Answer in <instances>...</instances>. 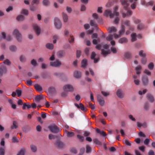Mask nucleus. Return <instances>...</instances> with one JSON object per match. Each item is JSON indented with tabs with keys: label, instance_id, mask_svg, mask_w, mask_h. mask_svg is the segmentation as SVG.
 <instances>
[{
	"label": "nucleus",
	"instance_id": "nucleus-1",
	"mask_svg": "<svg viewBox=\"0 0 155 155\" xmlns=\"http://www.w3.org/2000/svg\"><path fill=\"white\" fill-rule=\"evenodd\" d=\"M123 8L126 10H127V15L128 16L132 15V12L130 10H128V7L130 3L133 2V0H120Z\"/></svg>",
	"mask_w": 155,
	"mask_h": 155
},
{
	"label": "nucleus",
	"instance_id": "nucleus-2",
	"mask_svg": "<svg viewBox=\"0 0 155 155\" xmlns=\"http://www.w3.org/2000/svg\"><path fill=\"white\" fill-rule=\"evenodd\" d=\"M134 22L135 24H138L137 29L138 30H141L144 28V25L141 22V21L140 19L134 18Z\"/></svg>",
	"mask_w": 155,
	"mask_h": 155
},
{
	"label": "nucleus",
	"instance_id": "nucleus-3",
	"mask_svg": "<svg viewBox=\"0 0 155 155\" xmlns=\"http://www.w3.org/2000/svg\"><path fill=\"white\" fill-rule=\"evenodd\" d=\"M103 47L104 49L101 50V54L104 56H106L107 54H109L110 53V51L109 50L106 51L104 50L107 49L109 48V45L107 44H105L103 46Z\"/></svg>",
	"mask_w": 155,
	"mask_h": 155
},
{
	"label": "nucleus",
	"instance_id": "nucleus-4",
	"mask_svg": "<svg viewBox=\"0 0 155 155\" xmlns=\"http://www.w3.org/2000/svg\"><path fill=\"white\" fill-rule=\"evenodd\" d=\"M54 25L57 29H60L62 27V23L60 20L58 18H55L54 20Z\"/></svg>",
	"mask_w": 155,
	"mask_h": 155
},
{
	"label": "nucleus",
	"instance_id": "nucleus-5",
	"mask_svg": "<svg viewBox=\"0 0 155 155\" xmlns=\"http://www.w3.org/2000/svg\"><path fill=\"white\" fill-rule=\"evenodd\" d=\"M50 131L54 133H57L60 131L59 128L55 125H51L48 127Z\"/></svg>",
	"mask_w": 155,
	"mask_h": 155
},
{
	"label": "nucleus",
	"instance_id": "nucleus-6",
	"mask_svg": "<svg viewBox=\"0 0 155 155\" xmlns=\"http://www.w3.org/2000/svg\"><path fill=\"white\" fill-rule=\"evenodd\" d=\"M13 34L15 36L18 41H21L22 38V35L19 32L18 30L17 29H15L13 32Z\"/></svg>",
	"mask_w": 155,
	"mask_h": 155
},
{
	"label": "nucleus",
	"instance_id": "nucleus-7",
	"mask_svg": "<svg viewBox=\"0 0 155 155\" xmlns=\"http://www.w3.org/2000/svg\"><path fill=\"white\" fill-rule=\"evenodd\" d=\"M61 63V62L58 60H57L54 62H51L50 63V65L51 66L54 67H59Z\"/></svg>",
	"mask_w": 155,
	"mask_h": 155
},
{
	"label": "nucleus",
	"instance_id": "nucleus-8",
	"mask_svg": "<svg viewBox=\"0 0 155 155\" xmlns=\"http://www.w3.org/2000/svg\"><path fill=\"white\" fill-rule=\"evenodd\" d=\"M104 15L107 17L109 15L110 18H111L114 17V14L111 12L110 10H105L104 13Z\"/></svg>",
	"mask_w": 155,
	"mask_h": 155
},
{
	"label": "nucleus",
	"instance_id": "nucleus-9",
	"mask_svg": "<svg viewBox=\"0 0 155 155\" xmlns=\"http://www.w3.org/2000/svg\"><path fill=\"white\" fill-rule=\"evenodd\" d=\"M33 29L37 35H39L41 33V28L37 24H34L33 25Z\"/></svg>",
	"mask_w": 155,
	"mask_h": 155
},
{
	"label": "nucleus",
	"instance_id": "nucleus-10",
	"mask_svg": "<svg viewBox=\"0 0 155 155\" xmlns=\"http://www.w3.org/2000/svg\"><path fill=\"white\" fill-rule=\"evenodd\" d=\"M7 70L6 67L4 65L0 67V77L2 76L3 74H6Z\"/></svg>",
	"mask_w": 155,
	"mask_h": 155
},
{
	"label": "nucleus",
	"instance_id": "nucleus-11",
	"mask_svg": "<svg viewBox=\"0 0 155 155\" xmlns=\"http://www.w3.org/2000/svg\"><path fill=\"white\" fill-rule=\"evenodd\" d=\"M74 105L78 108L81 109L82 111H86L87 110V108L85 107L84 105L81 103H80L79 104H75Z\"/></svg>",
	"mask_w": 155,
	"mask_h": 155
},
{
	"label": "nucleus",
	"instance_id": "nucleus-12",
	"mask_svg": "<svg viewBox=\"0 0 155 155\" xmlns=\"http://www.w3.org/2000/svg\"><path fill=\"white\" fill-rule=\"evenodd\" d=\"M107 31L110 34L113 33V34H115L117 31L116 28L114 26L109 27L107 28Z\"/></svg>",
	"mask_w": 155,
	"mask_h": 155
},
{
	"label": "nucleus",
	"instance_id": "nucleus-13",
	"mask_svg": "<svg viewBox=\"0 0 155 155\" xmlns=\"http://www.w3.org/2000/svg\"><path fill=\"white\" fill-rule=\"evenodd\" d=\"M64 89L65 91L72 92L74 90L73 87L71 85H67L64 87Z\"/></svg>",
	"mask_w": 155,
	"mask_h": 155
},
{
	"label": "nucleus",
	"instance_id": "nucleus-14",
	"mask_svg": "<svg viewBox=\"0 0 155 155\" xmlns=\"http://www.w3.org/2000/svg\"><path fill=\"white\" fill-rule=\"evenodd\" d=\"M98 101L100 105L103 106L104 104V101L103 98L100 95L97 96Z\"/></svg>",
	"mask_w": 155,
	"mask_h": 155
},
{
	"label": "nucleus",
	"instance_id": "nucleus-15",
	"mask_svg": "<svg viewBox=\"0 0 155 155\" xmlns=\"http://www.w3.org/2000/svg\"><path fill=\"white\" fill-rule=\"evenodd\" d=\"M96 55V54L94 52H92L91 53V59L94 60V63H96L98 62L99 60V58H95V57Z\"/></svg>",
	"mask_w": 155,
	"mask_h": 155
},
{
	"label": "nucleus",
	"instance_id": "nucleus-16",
	"mask_svg": "<svg viewBox=\"0 0 155 155\" xmlns=\"http://www.w3.org/2000/svg\"><path fill=\"white\" fill-rule=\"evenodd\" d=\"M142 81L143 84L144 85H147L148 83V79L146 76H143L142 78Z\"/></svg>",
	"mask_w": 155,
	"mask_h": 155
},
{
	"label": "nucleus",
	"instance_id": "nucleus-17",
	"mask_svg": "<svg viewBox=\"0 0 155 155\" xmlns=\"http://www.w3.org/2000/svg\"><path fill=\"white\" fill-rule=\"evenodd\" d=\"M55 145L59 148H61L64 147V143L59 140H57L56 143H54Z\"/></svg>",
	"mask_w": 155,
	"mask_h": 155
},
{
	"label": "nucleus",
	"instance_id": "nucleus-18",
	"mask_svg": "<svg viewBox=\"0 0 155 155\" xmlns=\"http://www.w3.org/2000/svg\"><path fill=\"white\" fill-rule=\"evenodd\" d=\"M81 72L76 71L74 72V76L76 78H80L81 77Z\"/></svg>",
	"mask_w": 155,
	"mask_h": 155
},
{
	"label": "nucleus",
	"instance_id": "nucleus-19",
	"mask_svg": "<svg viewBox=\"0 0 155 155\" xmlns=\"http://www.w3.org/2000/svg\"><path fill=\"white\" fill-rule=\"evenodd\" d=\"M117 95L120 98H121L123 97L124 94L121 90L118 89L117 91Z\"/></svg>",
	"mask_w": 155,
	"mask_h": 155
},
{
	"label": "nucleus",
	"instance_id": "nucleus-20",
	"mask_svg": "<svg viewBox=\"0 0 155 155\" xmlns=\"http://www.w3.org/2000/svg\"><path fill=\"white\" fill-rule=\"evenodd\" d=\"M62 15L64 22L65 23L67 22L68 21V15L67 14L64 13V12L62 13Z\"/></svg>",
	"mask_w": 155,
	"mask_h": 155
},
{
	"label": "nucleus",
	"instance_id": "nucleus-21",
	"mask_svg": "<svg viewBox=\"0 0 155 155\" xmlns=\"http://www.w3.org/2000/svg\"><path fill=\"white\" fill-rule=\"evenodd\" d=\"M44 98L42 95H38L35 97V101L37 103H39L40 101Z\"/></svg>",
	"mask_w": 155,
	"mask_h": 155
},
{
	"label": "nucleus",
	"instance_id": "nucleus-22",
	"mask_svg": "<svg viewBox=\"0 0 155 155\" xmlns=\"http://www.w3.org/2000/svg\"><path fill=\"white\" fill-rule=\"evenodd\" d=\"M81 65L82 67L85 68L87 64V60L86 59H83L81 61Z\"/></svg>",
	"mask_w": 155,
	"mask_h": 155
},
{
	"label": "nucleus",
	"instance_id": "nucleus-23",
	"mask_svg": "<svg viewBox=\"0 0 155 155\" xmlns=\"http://www.w3.org/2000/svg\"><path fill=\"white\" fill-rule=\"evenodd\" d=\"M147 97L148 99L151 102H153L154 100V97L150 94H148L147 95Z\"/></svg>",
	"mask_w": 155,
	"mask_h": 155
},
{
	"label": "nucleus",
	"instance_id": "nucleus-24",
	"mask_svg": "<svg viewBox=\"0 0 155 155\" xmlns=\"http://www.w3.org/2000/svg\"><path fill=\"white\" fill-rule=\"evenodd\" d=\"M127 39L125 38H122L119 40L118 42L120 44L126 43L127 42Z\"/></svg>",
	"mask_w": 155,
	"mask_h": 155
},
{
	"label": "nucleus",
	"instance_id": "nucleus-25",
	"mask_svg": "<svg viewBox=\"0 0 155 155\" xmlns=\"http://www.w3.org/2000/svg\"><path fill=\"white\" fill-rule=\"evenodd\" d=\"M34 87L36 90L38 91H40L42 90V87L38 84H35Z\"/></svg>",
	"mask_w": 155,
	"mask_h": 155
},
{
	"label": "nucleus",
	"instance_id": "nucleus-26",
	"mask_svg": "<svg viewBox=\"0 0 155 155\" xmlns=\"http://www.w3.org/2000/svg\"><path fill=\"white\" fill-rule=\"evenodd\" d=\"M141 68V66L140 65H138L135 68V70L136 71L137 74H139L141 73L140 71Z\"/></svg>",
	"mask_w": 155,
	"mask_h": 155
},
{
	"label": "nucleus",
	"instance_id": "nucleus-27",
	"mask_svg": "<svg viewBox=\"0 0 155 155\" xmlns=\"http://www.w3.org/2000/svg\"><path fill=\"white\" fill-rule=\"evenodd\" d=\"M30 148L31 151L33 152H35L37 150L36 146L33 144H31L30 145Z\"/></svg>",
	"mask_w": 155,
	"mask_h": 155
},
{
	"label": "nucleus",
	"instance_id": "nucleus-28",
	"mask_svg": "<svg viewBox=\"0 0 155 155\" xmlns=\"http://www.w3.org/2000/svg\"><path fill=\"white\" fill-rule=\"evenodd\" d=\"M125 31V27L123 25H121V29L119 31V34L120 35H121L123 34Z\"/></svg>",
	"mask_w": 155,
	"mask_h": 155
},
{
	"label": "nucleus",
	"instance_id": "nucleus-29",
	"mask_svg": "<svg viewBox=\"0 0 155 155\" xmlns=\"http://www.w3.org/2000/svg\"><path fill=\"white\" fill-rule=\"evenodd\" d=\"M46 46L47 48L51 50L52 49L54 48V45L51 43H47L46 44Z\"/></svg>",
	"mask_w": 155,
	"mask_h": 155
},
{
	"label": "nucleus",
	"instance_id": "nucleus-30",
	"mask_svg": "<svg viewBox=\"0 0 155 155\" xmlns=\"http://www.w3.org/2000/svg\"><path fill=\"white\" fill-rule=\"evenodd\" d=\"M64 54L65 52L64 51H60L58 52V55L60 57H62L64 56Z\"/></svg>",
	"mask_w": 155,
	"mask_h": 155
},
{
	"label": "nucleus",
	"instance_id": "nucleus-31",
	"mask_svg": "<svg viewBox=\"0 0 155 155\" xmlns=\"http://www.w3.org/2000/svg\"><path fill=\"white\" fill-rule=\"evenodd\" d=\"M24 16L22 15H18L16 18L17 20L19 21H23L24 20Z\"/></svg>",
	"mask_w": 155,
	"mask_h": 155
},
{
	"label": "nucleus",
	"instance_id": "nucleus-32",
	"mask_svg": "<svg viewBox=\"0 0 155 155\" xmlns=\"http://www.w3.org/2000/svg\"><path fill=\"white\" fill-rule=\"evenodd\" d=\"M131 36L132 38L131 41L132 42L136 40L137 35L135 33H133L132 34Z\"/></svg>",
	"mask_w": 155,
	"mask_h": 155
},
{
	"label": "nucleus",
	"instance_id": "nucleus-33",
	"mask_svg": "<svg viewBox=\"0 0 155 155\" xmlns=\"http://www.w3.org/2000/svg\"><path fill=\"white\" fill-rule=\"evenodd\" d=\"M67 133V136L69 137H73L74 135V134L73 132H70L68 131H66Z\"/></svg>",
	"mask_w": 155,
	"mask_h": 155
},
{
	"label": "nucleus",
	"instance_id": "nucleus-34",
	"mask_svg": "<svg viewBox=\"0 0 155 155\" xmlns=\"http://www.w3.org/2000/svg\"><path fill=\"white\" fill-rule=\"evenodd\" d=\"M114 35L113 34H109L106 38V39L107 41H110L113 39Z\"/></svg>",
	"mask_w": 155,
	"mask_h": 155
},
{
	"label": "nucleus",
	"instance_id": "nucleus-35",
	"mask_svg": "<svg viewBox=\"0 0 155 155\" xmlns=\"http://www.w3.org/2000/svg\"><path fill=\"white\" fill-rule=\"evenodd\" d=\"M25 152V148H22L19 152L17 155H24Z\"/></svg>",
	"mask_w": 155,
	"mask_h": 155
},
{
	"label": "nucleus",
	"instance_id": "nucleus-36",
	"mask_svg": "<svg viewBox=\"0 0 155 155\" xmlns=\"http://www.w3.org/2000/svg\"><path fill=\"white\" fill-rule=\"evenodd\" d=\"M42 3L44 5L47 6L49 4L50 2L49 0H43Z\"/></svg>",
	"mask_w": 155,
	"mask_h": 155
},
{
	"label": "nucleus",
	"instance_id": "nucleus-37",
	"mask_svg": "<svg viewBox=\"0 0 155 155\" xmlns=\"http://www.w3.org/2000/svg\"><path fill=\"white\" fill-rule=\"evenodd\" d=\"M26 107H27L28 109H29L31 107V105L29 104H27L26 103H25L23 104L22 109L23 110H25V109Z\"/></svg>",
	"mask_w": 155,
	"mask_h": 155
},
{
	"label": "nucleus",
	"instance_id": "nucleus-38",
	"mask_svg": "<svg viewBox=\"0 0 155 155\" xmlns=\"http://www.w3.org/2000/svg\"><path fill=\"white\" fill-rule=\"evenodd\" d=\"M139 55L142 58H145L146 57V54L145 53L143 52V51L142 50L140 51L139 52Z\"/></svg>",
	"mask_w": 155,
	"mask_h": 155
},
{
	"label": "nucleus",
	"instance_id": "nucleus-39",
	"mask_svg": "<svg viewBox=\"0 0 155 155\" xmlns=\"http://www.w3.org/2000/svg\"><path fill=\"white\" fill-rule=\"evenodd\" d=\"M17 122L15 121H13V122L12 125V129H13L14 128L16 129L17 128Z\"/></svg>",
	"mask_w": 155,
	"mask_h": 155
},
{
	"label": "nucleus",
	"instance_id": "nucleus-40",
	"mask_svg": "<svg viewBox=\"0 0 155 155\" xmlns=\"http://www.w3.org/2000/svg\"><path fill=\"white\" fill-rule=\"evenodd\" d=\"M21 13L25 15H28L29 12L27 9H23L21 10Z\"/></svg>",
	"mask_w": 155,
	"mask_h": 155
},
{
	"label": "nucleus",
	"instance_id": "nucleus-41",
	"mask_svg": "<svg viewBox=\"0 0 155 155\" xmlns=\"http://www.w3.org/2000/svg\"><path fill=\"white\" fill-rule=\"evenodd\" d=\"M93 140L94 143L96 144L100 145H102V143L99 141L97 139H95Z\"/></svg>",
	"mask_w": 155,
	"mask_h": 155
},
{
	"label": "nucleus",
	"instance_id": "nucleus-42",
	"mask_svg": "<svg viewBox=\"0 0 155 155\" xmlns=\"http://www.w3.org/2000/svg\"><path fill=\"white\" fill-rule=\"evenodd\" d=\"M9 49L12 51H15L17 50V48L15 45H12L9 47Z\"/></svg>",
	"mask_w": 155,
	"mask_h": 155
},
{
	"label": "nucleus",
	"instance_id": "nucleus-43",
	"mask_svg": "<svg viewBox=\"0 0 155 155\" xmlns=\"http://www.w3.org/2000/svg\"><path fill=\"white\" fill-rule=\"evenodd\" d=\"M155 3V2L153 1H149L146 3V6H148L149 5L153 6Z\"/></svg>",
	"mask_w": 155,
	"mask_h": 155
},
{
	"label": "nucleus",
	"instance_id": "nucleus-44",
	"mask_svg": "<svg viewBox=\"0 0 155 155\" xmlns=\"http://www.w3.org/2000/svg\"><path fill=\"white\" fill-rule=\"evenodd\" d=\"M53 43L55 44L57 40L59 39V37L57 35H54L53 36Z\"/></svg>",
	"mask_w": 155,
	"mask_h": 155
},
{
	"label": "nucleus",
	"instance_id": "nucleus-45",
	"mask_svg": "<svg viewBox=\"0 0 155 155\" xmlns=\"http://www.w3.org/2000/svg\"><path fill=\"white\" fill-rule=\"evenodd\" d=\"M86 149V152L87 153H88L91 152V147L89 145H87Z\"/></svg>",
	"mask_w": 155,
	"mask_h": 155
},
{
	"label": "nucleus",
	"instance_id": "nucleus-46",
	"mask_svg": "<svg viewBox=\"0 0 155 155\" xmlns=\"http://www.w3.org/2000/svg\"><path fill=\"white\" fill-rule=\"evenodd\" d=\"M118 8L117 7H115L114 9V15H115L116 16H119V12H116V11L117 10Z\"/></svg>",
	"mask_w": 155,
	"mask_h": 155
},
{
	"label": "nucleus",
	"instance_id": "nucleus-47",
	"mask_svg": "<svg viewBox=\"0 0 155 155\" xmlns=\"http://www.w3.org/2000/svg\"><path fill=\"white\" fill-rule=\"evenodd\" d=\"M20 60L21 62H24L26 61V58L25 56L23 55H21L20 58Z\"/></svg>",
	"mask_w": 155,
	"mask_h": 155
},
{
	"label": "nucleus",
	"instance_id": "nucleus-48",
	"mask_svg": "<svg viewBox=\"0 0 155 155\" xmlns=\"http://www.w3.org/2000/svg\"><path fill=\"white\" fill-rule=\"evenodd\" d=\"M3 63L8 65H10L11 64V62L8 59L5 60L3 62Z\"/></svg>",
	"mask_w": 155,
	"mask_h": 155
},
{
	"label": "nucleus",
	"instance_id": "nucleus-49",
	"mask_svg": "<svg viewBox=\"0 0 155 155\" xmlns=\"http://www.w3.org/2000/svg\"><path fill=\"white\" fill-rule=\"evenodd\" d=\"M5 150L4 148L1 147L0 148V155H4Z\"/></svg>",
	"mask_w": 155,
	"mask_h": 155
},
{
	"label": "nucleus",
	"instance_id": "nucleus-50",
	"mask_svg": "<svg viewBox=\"0 0 155 155\" xmlns=\"http://www.w3.org/2000/svg\"><path fill=\"white\" fill-rule=\"evenodd\" d=\"M90 24L91 26H94V27L97 25L95 21L94 20H91L90 21Z\"/></svg>",
	"mask_w": 155,
	"mask_h": 155
},
{
	"label": "nucleus",
	"instance_id": "nucleus-51",
	"mask_svg": "<svg viewBox=\"0 0 155 155\" xmlns=\"http://www.w3.org/2000/svg\"><path fill=\"white\" fill-rule=\"evenodd\" d=\"M48 137L50 140H51L57 138V136L51 134H50L49 135Z\"/></svg>",
	"mask_w": 155,
	"mask_h": 155
},
{
	"label": "nucleus",
	"instance_id": "nucleus-52",
	"mask_svg": "<svg viewBox=\"0 0 155 155\" xmlns=\"http://www.w3.org/2000/svg\"><path fill=\"white\" fill-rule=\"evenodd\" d=\"M148 68L151 70L153 69L154 67V64L153 62L150 63L148 65Z\"/></svg>",
	"mask_w": 155,
	"mask_h": 155
},
{
	"label": "nucleus",
	"instance_id": "nucleus-53",
	"mask_svg": "<svg viewBox=\"0 0 155 155\" xmlns=\"http://www.w3.org/2000/svg\"><path fill=\"white\" fill-rule=\"evenodd\" d=\"M16 92L17 93V96L18 97H20L21 96L22 91H21L19 89H18L16 90Z\"/></svg>",
	"mask_w": 155,
	"mask_h": 155
},
{
	"label": "nucleus",
	"instance_id": "nucleus-54",
	"mask_svg": "<svg viewBox=\"0 0 155 155\" xmlns=\"http://www.w3.org/2000/svg\"><path fill=\"white\" fill-rule=\"evenodd\" d=\"M123 23L127 26L129 27L130 25V21L126 20L123 21Z\"/></svg>",
	"mask_w": 155,
	"mask_h": 155
},
{
	"label": "nucleus",
	"instance_id": "nucleus-55",
	"mask_svg": "<svg viewBox=\"0 0 155 155\" xmlns=\"http://www.w3.org/2000/svg\"><path fill=\"white\" fill-rule=\"evenodd\" d=\"M31 64L32 65H33L34 66H35L37 65L36 61L34 59H32L31 61Z\"/></svg>",
	"mask_w": 155,
	"mask_h": 155
},
{
	"label": "nucleus",
	"instance_id": "nucleus-56",
	"mask_svg": "<svg viewBox=\"0 0 155 155\" xmlns=\"http://www.w3.org/2000/svg\"><path fill=\"white\" fill-rule=\"evenodd\" d=\"M77 137L79 139V140L81 142H82L84 140V137L81 136L80 135H78L77 136Z\"/></svg>",
	"mask_w": 155,
	"mask_h": 155
},
{
	"label": "nucleus",
	"instance_id": "nucleus-57",
	"mask_svg": "<svg viewBox=\"0 0 155 155\" xmlns=\"http://www.w3.org/2000/svg\"><path fill=\"white\" fill-rule=\"evenodd\" d=\"M69 41L70 43H73L74 42V38L73 36L70 35V37L69 39Z\"/></svg>",
	"mask_w": 155,
	"mask_h": 155
},
{
	"label": "nucleus",
	"instance_id": "nucleus-58",
	"mask_svg": "<svg viewBox=\"0 0 155 155\" xmlns=\"http://www.w3.org/2000/svg\"><path fill=\"white\" fill-rule=\"evenodd\" d=\"M147 91V90L146 89H145L143 90V91H139L138 92V93L140 95H142L143 94H145Z\"/></svg>",
	"mask_w": 155,
	"mask_h": 155
},
{
	"label": "nucleus",
	"instance_id": "nucleus-59",
	"mask_svg": "<svg viewBox=\"0 0 155 155\" xmlns=\"http://www.w3.org/2000/svg\"><path fill=\"white\" fill-rule=\"evenodd\" d=\"M85 151V148H81L80 150V153L78 155H82Z\"/></svg>",
	"mask_w": 155,
	"mask_h": 155
},
{
	"label": "nucleus",
	"instance_id": "nucleus-60",
	"mask_svg": "<svg viewBox=\"0 0 155 155\" xmlns=\"http://www.w3.org/2000/svg\"><path fill=\"white\" fill-rule=\"evenodd\" d=\"M116 16V17L115 18V19H114V23L115 24H117L119 23V20H120V19H119V18L118 17V16Z\"/></svg>",
	"mask_w": 155,
	"mask_h": 155
},
{
	"label": "nucleus",
	"instance_id": "nucleus-61",
	"mask_svg": "<svg viewBox=\"0 0 155 155\" xmlns=\"http://www.w3.org/2000/svg\"><path fill=\"white\" fill-rule=\"evenodd\" d=\"M40 0H33L31 2V4L34 5V4H38L39 3Z\"/></svg>",
	"mask_w": 155,
	"mask_h": 155
},
{
	"label": "nucleus",
	"instance_id": "nucleus-62",
	"mask_svg": "<svg viewBox=\"0 0 155 155\" xmlns=\"http://www.w3.org/2000/svg\"><path fill=\"white\" fill-rule=\"evenodd\" d=\"M12 141L14 143H18L19 142L18 140L17 139L15 136L13 137L12 138Z\"/></svg>",
	"mask_w": 155,
	"mask_h": 155
},
{
	"label": "nucleus",
	"instance_id": "nucleus-63",
	"mask_svg": "<svg viewBox=\"0 0 155 155\" xmlns=\"http://www.w3.org/2000/svg\"><path fill=\"white\" fill-rule=\"evenodd\" d=\"M71 152L74 154H76L77 153V151L76 149L74 148H73L71 150Z\"/></svg>",
	"mask_w": 155,
	"mask_h": 155
},
{
	"label": "nucleus",
	"instance_id": "nucleus-64",
	"mask_svg": "<svg viewBox=\"0 0 155 155\" xmlns=\"http://www.w3.org/2000/svg\"><path fill=\"white\" fill-rule=\"evenodd\" d=\"M30 9L31 11L34 12L36 10V8L33 5L31 4V5L30 6Z\"/></svg>",
	"mask_w": 155,
	"mask_h": 155
}]
</instances>
